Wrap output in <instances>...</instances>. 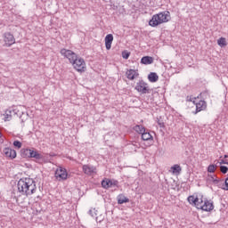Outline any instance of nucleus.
Returning <instances> with one entry per match:
<instances>
[{
    "label": "nucleus",
    "mask_w": 228,
    "mask_h": 228,
    "mask_svg": "<svg viewBox=\"0 0 228 228\" xmlns=\"http://www.w3.org/2000/svg\"><path fill=\"white\" fill-rule=\"evenodd\" d=\"M220 171L222 172V174H227L228 172V167L225 166H221L220 167Z\"/></svg>",
    "instance_id": "29"
},
{
    "label": "nucleus",
    "mask_w": 228,
    "mask_h": 228,
    "mask_svg": "<svg viewBox=\"0 0 228 228\" xmlns=\"http://www.w3.org/2000/svg\"><path fill=\"white\" fill-rule=\"evenodd\" d=\"M18 191L25 197H29L37 191V182L33 178H20L17 183Z\"/></svg>",
    "instance_id": "1"
},
{
    "label": "nucleus",
    "mask_w": 228,
    "mask_h": 228,
    "mask_svg": "<svg viewBox=\"0 0 228 228\" xmlns=\"http://www.w3.org/2000/svg\"><path fill=\"white\" fill-rule=\"evenodd\" d=\"M102 186L105 190H108V188H111V186H118V181L105 179L102 181Z\"/></svg>",
    "instance_id": "9"
},
{
    "label": "nucleus",
    "mask_w": 228,
    "mask_h": 228,
    "mask_svg": "<svg viewBox=\"0 0 228 228\" xmlns=\"http://www.w3.org/2000/svg\"><path fill=\"white\" fill-rule=\"evenodd\" d=\"M142 140H143L144 142H149V140H152V136H151V133L144 131L142 134Z\"/></svg>",
    "instance_id": "19"
},
{
    "label": "nucleus",
    "mask_w": 228,
    "mask_h": 228,
    "mask_svg": "<svg viewBox=\"0 0 228 228\" xmlns=\"http://www.w3.org/2000/svg\"><path fill=\"white\" fill-rule=\"evenodd\" d=\"M71 65L75 70H77V72H85V70H86V64L83 58L77 57L76 61L71 62Z\"/></svg>",
    "instance_id": "3"
},
{
    "label": "nucleus",
    "mask_w": 228,
    "mask_h": 228,
    "mask_svg": "<svg viewBox=\"0 0 228 228\" xmlns=\"http://www.w3.org/2000/svg\"><path fill=\"white\" fill-rule=\"evenodd\" d=\"M198 199L199 197L195 198V196H189L187 200L190 204H194V206H196Z\"/></svg>",
    "instance_id": "24"
},
{
    "label": "nucleus",
    "mask_w": 228,
    "mask_h": 228,
    "mask_svg": "<svg viewBox=\"0 0 228 228\" xmlns=\"http://www.w3.org/2000/svg\"><path fill=\"white\" fill-rule=\"evenodd\" d=\"M215 168H216V166L211 164L208 167V172H209V174H213L215 173Z\"/></svg>",
    "instance_id": "27"
},
{
    "label": "nucleus",
    "mask_w": 228,
    "mask_h": 228,
    "mask_svg": "<svg viewBox=\"0 0 228 228\" xmlns=\"http://www.w3.org/2000/svg\"><path fill=\"white\" fill-rule=\"evenodd\" d=\"M126 76L127 79H129L130 81H133L136 79L138 76H140V73H138L137 69H127L126 72Z\"/></svg>",
    "instance_id": "10"
},
{
    "label": "nucleus",
    "mask_w": 228,
    "mask_h": 228,
    "mask_svg": "<svg viewBox=\"0 0 228 228\" xmlns=\"http://www.w3.org/2000/svg\"><path fill=\"white\" fill-rule=\"evenodd\" d=\"M89 215H92V210H89Z\"/></svg>",
    "instance_id": "36"
},
{
    "label": "nucleus",
    "mask_w": 228,
    "mask_h": 228,
    "mask_svg": "<svg viewBox=\"0 0 228 228\" xmlns=\"http://www.w3.org/2000/svg\"><path fill=\"white\" fill-rule=\"evenodd\" d=\"M183 168L179 164H175L173 167H171L170 170V172H172V174H175V175H179V174H181Z\"/></svg>",
    "instance_id": "16"
},
{
    "label": "nucleus",
    "mask_w": 228,
    "mask_h": 228,
    "mask_svg": "<svg viewBox=\"0 0 228 228\" xmlns=\"http://www.w3.org/2000/svg\"><path fill=\"white\" fill-rule=\"evenodd\" d=\"M220 165H228V161L227 160H224V159H222L220 161Z\"/></svg>",
    "instance_id": "33"
},
{
    "label": "nucleus",
    "mask_w": 228,
    "mask_h": 228,
    "mask_svg": "<svg viewBox=\"0 0 228 228\" xmlns=\"http://www.w3.org/2000/svg\"><path fill=\"white\" fill-rule=\"evenodd\" d=\"M111 44H113V35L108 34L105 37V47L107 51H110V49H111Z\"/></svg>",
    "instance_id": "14"
},
{
    "label": "nucleus",
    "mask_w": 228,
    "mask_h": 228,
    "mask_svg": "<svg viewBox=\"0 0 228 228\" xmlns=\"http://www.w3.org/2000/svg\"><path fill=\"white\" fill-rule=\"evenodd\" d=\"M134 131H136V133H138L139 134H143V132L145 131V128L143 127V126L142 125H136L134 127Z\"/></svg>",
    "instance_id": "22"
},
{
    "label": "nucleus",
    "mask_w": 228,
    "mask_h": 228,
    "mask_svg": "<svg viewBox=\"0 0 228 228\" xmlns=\"http://www.w3.org/2000/svg\"><path fill=\"white\" fill-rule=\"evenodd\" d=\"M20 154H21L22 158H29L30 154H31V150H29V149H22L20 151Z\"/></svg>",
    "instance_id": "21"
},
{
    "label": "nucleus",
    "mask_w": 228,
    "mask_h": 228,
    "mask_svg": "<svg viewBox=\"0 0 228 228\" xmlns=\"http://www.w3.org/2000/svg\"><path fill=\"white\" fill-rule=\"evenodd\" d=\"M214 183H215L216 184H218V180L215 179V180H214Z\"/></svg>",
    "instance_id": "34"
},
{
    "label": "nucleus",
    "mask_w": 228,
    "mask_h": 228,
    "mask_svg": "<svg viewBox=\"0 0 228 228\" xmlns=\"http://www.w3.org/2000/svg\"><path fill=\"white\" fill-rule=\"evenodd\" d=\"M4 42L6 47H11L15 44V37L10 32H6L4 34Z\"/></svg>",
    "instance_id": "7"
},
{
    "label": "nucleus",
    "mask_w": 228,
    "mask_h": 228,
    "mask_svg": "<svg viewBox=\"0 0 228 228\" xmlns=\"http://www.w3.org/2000/svg\"><path fill=\"white\" fill-rule=\"evenodd\" d=\"M200 208L202 209V211H213V209H215L213 201H209L208 200H205L203 206H200Z\"/></svg>",
    "instance_id": "12"
},
{
    "label": "nucleus",
    "mask_w": 228,
    "mask_h": 228,
    "mask_svg": "<svg viewBox=\"0 0 228 228\" xmlns=\"http://www.w3.org/2000/svg\"><path fill=\"white\" fill-rule=\"evenodd\" d=\"M1 136H2V134H1V132H0V138H1Z\"/></svg>",
    "instance_id": "37"
},
{
    "label": "nucleus",
    "mask_w": 228,
    "mask_h": 228,
    "mask_svg": "<svg viewBox=\"0 0 228 228\" xmlns=\"http://www.w3.org/2000/svg\"><path fill=\"white\" fill-rule=\"evenodd\" d=\"M148 79L151 83H156L159 79V77L157 73L151 72L148 75Z\"/></svg>",
    "instance_id": "17"
},
{
    "label": "nucleus",
    "mask_w": 228,
    "mask_h": 228,
    "mask_svg": "<svg viewBox=\"0 0 228 228\" xmlns=\"http://www.w3.org/2000/svg\"><path fill=\"white\" fill-rule=\"evenodd\" d=\"M126 202H129V199L125 197L124 194H119L118 196V204H126Z\"/></svg>",
    "instance_id": "18"
},
{
    "label": "nucleus",
    "mask_w": 228,
    "mask_h": 228,
    "mask_svg": "<svg viewBox=\"0 0 228 228\" xmlns=\"http://www.w3.org/2000/svg\"><path fill=\"white\" fill-rule=\"evenodd\" d=\"M217 45H219V47H225V45H227V41L225 40V37H220L217 40Z\"/></svg>",
    "instance_id": "23"
},
{
    "label": "nucleus",
    "mask_w": 228,
    "mask_h": 228,
    "mask_svg": "<svg viewBox=\"0 0 228 228\" xmlns=\"http://www.w3.org/2000/svg\"><path fill=\"white\" fill-rule=\"evenodd\" d=\"M4 154L6 158H10L11 159H15V158H17V151H15V150H12L11 148H4Z\"/></svg>",
    "instance_id": "11"
},
{
    "label": "nucleus",
    "mask_w": 228,
    "mask_h": 228,
    "mask_svg": "<svg viewBox=\"0 0 228 228\" xmlns=\"http://www.w3.org/2000/svg\"><path fill=\"white\" fill-rule=\"evenodd\" d=\"M141 63H142V65H151V63H154V58L144 56L141 59Z\"/></svg>",
    "instance_id": "15"
},
{
    "label": "nucleus",
    "mask_w": 228,
    "mask_h": 228,
    "mask_svg": "<svg viewBox=\"0 0 228 228\" xmlns=\"http://www.w3.org/2000/svg\"><path fill=\"white\" fill-rule=\"evenodd\" d=\"M129 56H131V53L127 52V51H124L122 52V58L124 60H128Z\"/></svg>",
    "instance_id": "26"
},
{
    "label": "nucleus",
    "mask_w": 228,
    "mask_h": 228,
    "mask_svg": "<svg viewBox=\"0 0 228 228\" xmlns=\"http://www.w3.org/2000/svg\"><path fill=\"white\" fill-rule=\"evenodd\" d=\"M200 206H204V200H202V198H198L195 207L197 209H200Z\"/></svg>",
    "instance_id": "25"
},
{
    "label": "nucleus",
    "mask_w": 228,
    "mask_h": 228,
    "mask_svg": "<svg viewBox=\"0 0 228 228\" xmlns=\"http://www.w3.org/2000/svg\"><path fill=\"white\" fill-rule=\"evenodd\" d=\"M208 107L206 101L200 100L199 102L196 103V111L194 112L195 115L197 113H200V111H204L206 108Z\"/></svg>",
    "instance_id": "13"
},
{
    "label": "nucleus",
    "mask_w": 228,
    "mask_h": 228,
    "mask_svg": "<svg viewBox=\"0 0 228 228\" xmlns=\"http://www.w3.org/2000/svg\"><path fill=\"white\" fill-rule=\"evenodd\" d=\"M158 124H159V127H165V123L159 119H158Z\"/></svg>",
    "instance_id": "30"
},
{
    "label": "nucleus",
    "mask_w": 228,
    "mask_h": 228,
    "mask_svg": "<svg viewBox=\"0 0 228 228\" xmlns=\"http://www.w3.org/2000/svg\"><path fill=\"white\" fill-rule=\"evenodd\" d=\"M55 177L59 179V181H67V177H69V173H67V169L60 167L55 171Z\"/></svg>",
    "instance_id": "6"
},
{
    "label": "nucleus",
    "mask_w": 228,
    "mask_h": 228,
    "mask_svg": "<svg viewBox=\"0 0 228 228\" xmlns=\"http://www.w3.org/2000/svg\"><path fill=\"white\" fill-rule=\"evenodd\" d=\"M135 90L139 92V94H151V88H149V84H147L143 80H140L136 83Z\"/></svg>",
    "instance_id": "4"
},
{
    "label": "nucleus",
    "mask_w": 228,
    "mask_h": 228,
    "mask_svg": "<svg viewBox=\"0 0 228 228\" xmlns=\"http://www.w3.org/2000/svg\"><path fill=\"white\" fill-rule=\"evenodd\" d=\"M82 170H83L84 174H86V175H92L97 173V167H95L94 166H91V165H84L82 167Z\"/></svg>",
    "instance_id": "8"
},
{
    "label": "nucleus",
    "mask_w": 228,
    "mask_h": 228,
    "mask_svg": "<svg viewBox=\"0 0 228 228\" xmlns=\"http://www.w3.org/2000/svg\"><path fill=\"white\" fill-rule=\"evenodd\" d=\"M228 158V155H224V159H227Z\"/></svg>",
    "instance_id": "35"
},
{
    "label": "nucleus",
    "mask_w": 228,
    "mask_h": 228,
    "mask_svg": "<svg viewBox=\"0 0 228 228\" xmlns=\"http://www.w3.org/2000/svg\"><path fill=\"white\" fill-rule=\"evenodd\" d=\"M29 158H35V159H42V154L38 153L37 151H35L33 150H30V157Z\"/></svg>",
    "instance_id": "20"
},
{
    "label": "nucleus",
    "mask_w": 228,
    "mask_h": 228,
    "mask_svg": "<svg viewBox=\"0 0 228 228\" xmlns=\"http://www.w3.org/2000/svg\"><path fill=\"white\" fill-rule=\"evenodd\" d=\"M61 56H64V58H67L69 61V63H73L78 57L76 53L72 52L71 50H67L65 48H62L61 50Z\"/></svg>",
    "instance_id": "5"
},
{
    "label": "nucleus",
    "mask_w": 228,
    "mask_h": 228,
    "mask_svg": "<svg viewBox=\"0 0 228 228\" xmlns=\"http://www.w3.org/2000/svg\"><path fill=\"white\" fill-rule=\"evenodd\" d=\"M169 20H170V12L165 11L153 15L151 20L149 21V24L150 26H151V28H156V26H159V24L168 22Z\"/></svg>",
    "instance_id": "2"
},
{
    "label": "nucleus",
    "mask_w": 228,
    "mask_h": 228,
    "mask_svg": "<svg viewBox=\"0 0 228 228\" xmlns=\"http://www.w3.org/2000/svg\"><path fill=\"white\" fill-rule=\"evenodd\" d=\"M13 146L17 147V149H20V147H22V142H20V141H14Z\"/></svg>",
    "instance_id": "28"
},
{
    "label": "nucleus",
    "mask_w": 228,
    "mask_h": 228,
    "mask_svg": "<svg viewBox=\"0 0 228 228\" xmlns=\"http://www.w3.org/2000/svg\"><path fill=\"white\" fill-rule=\"evenodd\" d=\"M5 120H12V116L6 112V115L4 117Z\"/></svg>",
    "instance_id": "31"
},
{
    "label": "nucleus",
    "mask_w": 228,
    "mask_h": 228,
    "mask_svg": "<svg viewBox=\"0 0 228 228\" xmlns=\"http://www.w3.org/2000/svg\"><path fill=\"white\" fill-rule=\"evenodd\" d=\"M224 184H225V188H224V190L228 191V177L225 179Z\"/></svg>",
    "instance_id": "32"
}]
</instances>
